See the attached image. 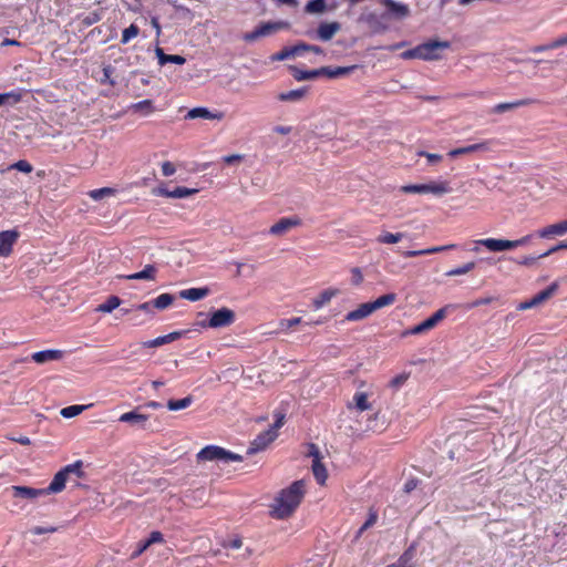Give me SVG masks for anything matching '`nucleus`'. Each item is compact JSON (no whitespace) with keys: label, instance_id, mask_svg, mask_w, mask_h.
I'll return each mask as SVG.
<instances>
[{"label":"nucleus","instance_id":"1","mask_svg":"<svg viewBox=\"0 0 567 567\" xmlns=\"http://www.w3.org/2000/svg\"><path fill=\"white\" fill-rule=\"evenodd\" d=\"M306 494V482L295 481L277 493L269 505V515L275 519H287L293 515Z\"/></svg>","mask_w":567,"mask_h":567},{"label":"nucleus","instance_id":"2","mask_svg":"<svg viewBox=\"0 0 567 567\" xmlns=\"http://www.w3.org/2000/svg\"><path fill=\"white\" fill-rule=\"evenodd\" d=\"M83 462L76 461L72 464L64 466L60 470L51 481L48 487L43 488L45 495L49 494H58L62 492L65 487L66 482H69L72 476L78 478H84L85 474L83 472Z\"/></svg>","mask_w":567,"mask_h":567},{"label":"nucleus","instance_id":"3","mask_svg":"<svg viewBox=\"0 0 567 567\" xmlns=\"http://www.w3.org/2000/svg\"><path fill=\"white\" fill-rule=\"evenodd\" d=\"M530 239V236H525L516 240L503 239V238H484L474 240L473 252L480 251V246H484L492 252H503L513 250L519 246L526 245Z\"/></svg>","mask_w":567,"mask_h":567},{"label":"nucleus","instance_id":"4","mask_svg":"<svg viewBox=\"0 0 567 567\" xmlns=\"http://www.w3.org/2000/svg\"><path fill=\"white\" fill-rule=\"evenodd\" d=\"M199 461H219L221 463L241 462L243 456L229 452L220 446L209 445L199 451L197 454Z\"/></svg>","mask_w":567,"mask_h":567},{"label":"nucleus","instance_id":"5","mask_svg":"<svg viewBox=\"0 0 567 567\" xmlns=\"http://www.w3.org/2000/svg\"><path fill=\"white\" fill-rule=\"evenodd\" d=\"M285 423V415L284 414H276V421L274 425L268 429L267 431L260 433L251 443L248 452L255 453L261 450H265L270 443H272L277 436H278V430L284 425Z\"/></svg>","mask_w":567,"mask_h":567},{"label":"nucleus","instance_id":"6","mask_svg":"<svg viewBox=\"0 0 567 567\" xmlns=\"http://www.w3.org/2000/svg\"><path fill=\"white\" fill-rule=\"evenodd\" d=\"M419 59L424 61H437L442 58L441 52L450 48L447 41H430L417 45Z\"/></svg>","mask_w":567,"mask_h":567},{"label":"nucleus","instance_id":"7","mask_svg":"<svg viewBox=\"0 0 567 567\" xmlns=\"http://www.w3.org/2000/svg\"><path fill=\"white\" fill-rule=\"evenodd\" d=\"M289 27L290 24L287 21L266 22L260 24L255 31L245 34L244 39L246 41H255L260 37L270 35L280 30L288 29Z\"/></svg>","mask_w":567,"mask_h":567},{"label":"nucleus","instance_id":"8","mask_svg":"<svg viewBox=\"0 0 567 567\" xmlns=\"http://www.w3.org/2000/svg\"><path fill=\"white\" fill-rule=\"evenodd\" d=\"M372 392L370 391H357L353 398L348 402L347 408L352 413H362L372 410L371 401Z\"/></svg>","mask_w":567,"mask_h":567},{"label":"nucleus","instance_id":"9","mask_svg":"<svg viewBox=\"0 0 567 567\" xmlns=\"http://www.w3.org/2000/svg\"><path fill=\"white\" fill-rule=\"evenodd\" d=\"M235 321V312L229 308H220L212 313L207 323L203 327L224 328L230 326Z\"/></svg>","mask_w":567,"mask_h":567},{"label":"nucleus","instance_id":"10","mask_svg":"<svg viewBox=\"0 0 567 567\" xmlns=\"http://www.w3.org/2000/svg\"><path fill=\"white\" fill-rule=\"evenodd\" d=\"M308 455L312 458V473L320 485H323L328 478V473L324 465L321 463V455L319 449L311 444L308 450Z\"/></svg>","mask_w":567,"mask_h":567},{"label":"nucleus","instance_id":"11","mask_svg":"<svg viewBox=\"0 0 567 567\" xmlns=\"http://www.w3.org/2000/svg\"><path fill=\"white\" fill-rule=\"evenodd\" d=\"M300 225L301 219L297 216L280 218L269 228V234L276 237H281Z\"/></svg>","mask_w":567,"mask_h":567},{"label":"nucleus","instance_id":"12","mask_svg":"<svg viewBox=\"0 0 567 567\" xmlns=\"http://www.w3.org/2000/svg\"><path fill=\"white\" fill-rule=\"evenodd\" d=\"M10 489L12 492L13 498L33 501L38 497L45 496L43 488L14 485L11 486Z\"/></svg>","mask_w":567,"mask_h":567},{"label":"nucleus","instance_id":"13","mask_svg":"<svg viewBox=\"0 0 567 567\" xmlns=\"http://www.w3.org/2000/svg\"><path fill=\"white\" fill-rule=\"evenodd\" d=\"M198 192L196 188H187L183 186H178L173 190H168L165 187H157L153 189V194L157 196H164L167 198H185L192 195H195Z\"/></svg>","mask_w":567,"mask_h":567},{"label":"nucleus","instance_id":"14","mask_svg":"<svg viewBox=\"0 0 567 567\" xmlns=\"http://www.w3.org/2000/svg\"><path fill=\"white\" fill-rule=\"evenodd\" d=\"M491 142L489 141H483L476 144H471L467 146L458 147L451 150L447 155L452 158L461 156V155H468L476 152H488L491 151Z\"/></svg>","mask_w":567,"mask_h":567},{"label":"nucleus","instance_id":"15","mask_svg":"<svg viewBox=\"0 0 567 567\" xmlns=\"http://www.w3.org/2000/svg\"><path fill=\"white\" fill-rule=\"evenodd\" d=\"M18 237L19 233L16 230L0 231V257H8L11 254Z\"/></svg>","mask_w":567,"mask_h":567},{"label":"nucleus","instance_id":"16","mask_svg":"<svg viewBox=\"0 0 567 567\" xmlns=\"http://www.w3.org/2000/svg\"><path fill=\"white\" fill-rule=\"evenodd\" d=\"M224 548L238 551L234 557L241 560L248 559L252 555V549L244 547L243 539L239 537L226 540L224 543Z\"/></svg>","mask_w":567,"mask_h":567},{"label":"nucleus","instance_id":"17","mask_svg":"<svg viewBox=\"0 0 567 567\" xmlns=\"http://www.w3.org/2000/svg\"><path fill=\"white\" fill-rule=\"evenodd\" d=\"M340 30L341 24L337 21L322 22L317 29V38L321 41H330Z\"/></svg>","mask_w":567,"mask_h":567},{"label":"nucleus","instance_id":"18","mask_svg":"<svg viewBox=\"0 0 567 567\" xmlns=\"http://www.w3.org/2000/svg\"><path fill=\"white\" fill-rule=\"evenodd\" d=\"M118 421L123 423H128L138 429H145L148 421V415L138 413L136 411H131L123 413L118 417Z\"/></svg>","mask_w":567,"mask_h":567},{"label":"nucleus","instance_id":"19","mask_svg":"<svg viewBox=\"0 0 567 567\" xmlns=\"http://www.w3.org/2000/svg\"><path fill=\"white\" fill-rule=\"evenodd\" d=\"M309 89L307 86L299 87L296 90H290L286 92H280L277 95V100L280 102L287 103H298L301 102L308 95Z\"/></svg>","mask_w":567,"mask_h":567},{"label":"nucleus","instance_id":"20","mask_svg":"<svg viewBox=\"0 0 567 567\" xmlns=\"http://www.w3.org/2000/svg\"><path fill=\"white\" fill-rule=\"evenodd\" d=\"M358 69V65H349V66H322L320 68L321 75H326L329 79H338L342 76H348L353 73Z\"/></svg>","mask_w":567,"mask_h":567},{"label":"nucleus","instance_id":"21","mask_svg":"<svg viewBox=\"0 0 567 567\" xmlns=\"http://www.w3.org/2000/svg\"><path fill=\"white\" fill-rule=\"evenodd\" d=\"M567 233V219L551 224L538 231L540 238H550L554 236H563Z\"/></svg>","mask_w":567,"mask_h":567},{"label":"nucleus","instance_id":"22","mask_svg":"<svg viewBox=\"0 0 567 567\" xmlns=\"http://www.w3.org/2000/svg\"><path fill=\"white\" fill-rule=\"evenodd\" d=\"M373 307L370 302L361 303L357 309L350 311L346 316L348 321H360L372 315Z\"/></svg>","mask_w":567,"mask_h":567},{"label":"nucleus","instance_id":"23","mask_svg":"<svg viewBox=\"0 0 567 567\" xmlns=\"http://www.w3.org/2000/svg\"><path fill=\"white\" fill-rule=\"evenodd\" d=\"M188 118H206V120H217L220 121L224 118V114L221 112H210L206 107H194L187 113Z\"/></svg>","mask_w":567,"mask_h":567},{"label":"nucleus","instance_id":"24","mask_svg":"<svg viewBox=\"0 0 567 567\" xmlns=\"http://www.w3.org/2000/svg\"><path fill=\"white\" fill-rule=\"evenodd\" d=\"M62 358L60 350H44L32 354V360L38 364H44L51 361H58Z\"/></svg>","mask_w":567,"mask_h":567},{"label":"nucleus","instance_id":"25","mask_svg":"<svg viewBox=\"0 0 567 567\" xmlns=\"http://www.w3.org/2000/svg\"><path fill=\"white\" fill-rule=\"evenodd\" d=\"M339 290L336 288H328L321 291L313 300L312 306L316 310L321 309L326 305H328L332 298L339 295Z\"/></svg>","mask_w":567,"mask_h":567},{"label":"nucleus","instance_id":"26","mask_svg":"<svg viewBox=\"0 0 567 567\" xmlns=\"http://www.w3.org/2000/svg\"><path fill=\"white\" fill-rule=\"evenodd\" d=\"M527 104H528L527 100H517L514 102L498 103L489 110V113L491 114H504V113L514 111L518 107L525 106Z\"/></svg>","mask_w":567,"mask_h":567},{"label":"nucleus","instance_id":"27","mask_svg":"<svg viewBox=\"0 0 567 567\" xmlns=\"http://www.w3.org/2000/svg\"><path fill=\"white\" fill-rule=\"evenodd\" d=\"M426 194H433L435 196H443L452 192L450 183L447 181H433L426 184Z\"/></svg>","mask_w":567,"mask_h":567},{"label":"nucleus","instance_id":"28","mask_svg":"<svg viewBox=\"0 0 567 567\" xmlns=\"http://www.w3.org/2000/svg\"><path fill=\"white\" fill-rule=\"evenodd\" d=\"M182 336V332L179 331H174V332H171L166 336H162V337H157L153 340H150V341H145L142 343L143 347L145 348H156V347H161L163 344H166V343H171L175 340H177L178 338H181Z\"/></svg>","mask_w":567,"mask_h":567},{"label":"nucleus","instance_id":"29","mask_svg":"<svg viewBox=\"0 0 567 567\" xmlns=\"http://www.w3.org/2000/svg\"><path fill=\"white\" fill-rule=\"evenodd\" d=\"M157 269L154 265H146L143 270L125 276L127 280H155Z\"/></svg>","mask_w":567,"mask_h":567},{"label":"nucleus","instance_id":"30","mask_svg":"<svg viewBox=\"0 0 567 567\" xmlns=\"http://www.w3.org/2000/svg\"><path fill=\"white\" fill-rule=\"evenodd\" d=\"M209 289L208 288H190L185 289L179 292V297L185 300L189 301H198L206 296H208Z\"/></svg>","mask_w":567,"mask_h":567},{"label":"nucleus","instance_id":"31","mask_svg":"<svg viewBox=\"0 0 567 567\" xmlns=\"http://www.w3.org/2000/svg\"><path fill=\"white\" fill-rule=\"evenodd\" d=\"M446 316V311L444 308L439 309L436 312H434L430 318L421 322V327L424 333L432 330L436 327V324L442 321Z\"/></svg>","mask_w":567,"mask_h":567},{"label":"nucleus","instance_id":"32","mask_svg":"<svg viewBox=\"0 0 567 567\" xmlns=\"http://www.w3.org/2000/svg\"><path fill=\"white\" fill-rule=\"evenodd\" d=\"M454 248H455L454 244H450V245H445V246H435V247H431V248H426V249L409 250V251L404 252V256L405 257H415V256L431 255V254L442 252V251H445L449 249H454Z\"/></svg>","mask_w":567,"mask_h":567},{"label":"nucleus","instance_id":"33","mask_svg":"<svg viewBox=\"0 0 567 567\" xmlns=\"http://www.w3.org/2000/svg\"><path fill=\"white\" fill-rule=\"evenodd\" d=\"M292 76L297 81H308V80H315L321 75L320 69L316 70H300L296 66L291 68Z\"/></svg>","mask_w":567,"mask_h":567},{"label":"nucleus","instance_id":"34","mask_svg":"<svg viewBox=\"0 0 567 567\" xmlns=\"http://www.w3.org/2000/svg\"><path fill=\"white\" fill-rule=\"evenodd\" d=\"M404 237L403 233H390L386 230L381 231L378 237L375 238L377 243L384 244V245H394L401 241V239Z\"/></svg>","mask_w":567,"mask_h":567},{"label":"nucleus","instance_id":"35","mask_svg":"<svg viewBox=\"0 0 567 567\" xmlns=\"http://www.w3.org/2000/svg\"><path fill=\"white\" fill-rule=\"evenodd\" d=\"M193 402H194V398L192 395H187V396H185L183 399H178V400L171 399L167 401V409L169 411L185 410L188 406H190Z\"/></svg>","mask_w":567,"mask_h":567},{"label":"nucleus","instance_id":"36","mask_svg":"<svg viewBox=\"0 0 567 567\" xmlns=\"http://www.w3.org/2000/svg\"><path fill=\"white\" fill-rule=\"evenodd\" d=\"M305 11L309 14H322L327 11V2L326 0L309 1L305 7Z\"/></svg>","mask_w":567,"mask_h":567},{"label":"nucleus","instance_id":"37","mask_svg":"<svg viewBox=\"0 0 567 567\" xmlns=\"http://www.w3.org/2000/svg\"><path fill=\"white\" fill-rule=\"evenodd\" d=\"M130 110L135 113H141L143 115H150L155 111V109L153 106V102L151 100H144V101L134 103L130 106Z\"/></svg>","mask_w":567,"mask_h":567},{"label":"nucleus","instance_id":"38","mask_svg":"<svg viewBox=\"0 0 567 567\" xmlns=\"http://www.w3.org/2000/svg\"><path fill=\"white\" fill-rule=\"evenodd\" d=\"M367 430L370 431H383L386 427V421L384 417H380L379 412L373 413V415L368 420Z\"/></svg>","mask_w":567,"mask_h":567},{"label":"nucleus","instance_id":"39","mask_svg":"<svg viewBox=\"0 0 567 567\" xmlns=\"http://www.w3.org/2000/svg\"><path fill=\"white\" fill-rule=\"evenodd\" d=\"M395 300H396L395 293H386V295L379 297L378 299H375L374 301H372L370 303L373 307V311H375L378 309L391 306L392 303H394Z\"/></svg>","mask_w":567,"mask_h":567},{"label":"nucleus","instance_id":"40","mask_svg":"<svg viewBox=\"0 0 567 567\" xmlns=\"http://www.w3.org/2000/svg\"><path fill=\"white\" fill-rule=\"evenodd\" d=\"M121 305V299L116 296H111L106 299L105 302L101 303L96 311L103 312V313H110L114 309H116Z\"/></svg>","mask_w":567,"mask_h":567},{"label":"nucleus","instance_id":"41","mask_svg":"<svg viewBox=\"0 0 567 567\" xmlns=\"http://www.w3.org/2000/svg\"><path fill=\"white\" fill-rule=\"evenodd\" d=\"M22 97V94L20 92H7V93H0V106L4 104L14 105L18 102H20Z\"/></svg>","mask_w":567,"mask_h":567},{"label":"nucleus","instance_id":"42","mask_svg":"<svg viewBox=\"0 0 567 567\" xmlns=\"http://www.w3.org/2000/svg\"><path fill=\"white\" fill-rule=\"evenodd\" d=\"M475 267H476V264L474 261H468L460 267L451 269L450 271L446 272V276L447 277H456V276L466 275V274L471 272L472 270H474Z\"/></svg>","mask_w":567,"mask_h":567},{"label":"nucleus","instance_id":"43","mask_svg":"<svg viewBox=\"0 0 567 567\" xmlns=\"http://www.w3.org/2000/svg\"><path fill=\"white\" fill-rule=\"evenodd\" d=\"M332 564V560L328 555H318L307 561L305 567H330Z\"/></svg>","mask_w":567,"mask_h":567},{"label":"nucleus","instance_id":"44","mask_svg":"<svg viewBox=\"0 0 567 567\" xmlns=\"http://www.w3.org/2000/svg\"><path fill=\"white\" fill-rule=\"evenodd\" d=\"M173 301L174 297L172 295L162 293L153 301V307L163 310L169 307L173 303Z\"/></svg>","mask_w":567,"mask_h":567},{"label":"nucleus","instance_id":"45","mask_svg":"<svg viewBox=\"0 0 567 567\" xmlns=\"http://www.w3.org/2000/svg\"><path fill=\"white\" fill-rule=\"evenodd\" d=\"M90 405H70V406L63 408L60 413L63 417L71 419V417H74V416L81 414Z\"/></svg>","mask_w":567,"mask_h":567},{"label":"nucleus","instance_id":"46","mask_svg":"<svg viewBox=\"0 0 567 567\" xmlns=\"http://www.w3.org/2000/svg\"><path fill=\"white\" fill-rule=\"evenodd\" d=\"M384 3L392 12L400 17H406L409 14V8L405 4L394 2L393 0H384Z\"/></svg>","mask_w":567,"mask_h":567},{"label":"nucleus","instance_id":"47","mask_svg":"<svg viewBox=\"0 0 567 567\" xmlns=\"http://www.w3.org/2000/svg\"><path fill=\"white\" fill-rule=\"evenodd\" d=\"M140 33V28L135 24H131L122 32L121 43L127 44L131 40L135 39Z\"/></svg>","mask_w":567,"mask_h":567},{"label":"nucleus","instance_id":"48","mask_svg":"<svg viewBox=\"0 0 567 567\" xmlns=\"http://www.w3.org/2000/svg\"><path fill=\"white\" fill-rule=\"evenodd\" d=\"M557 289H558V284L557 282H553L545 290H543V291L538 292L537 295H535L536 301H538L539 303H543L544 301L549 299L551 296H554V293L556 292Z\"/></svg>","mask_w":567,"mask_h":567},{"label":"nucleus","instance_id":"49","mask_svg":"<svg viewBox=\"0 0 567 567\" xmlns=\"http://www.w3.org/2000/svg\"><path fill=\"white\" fill-rule=\"evenodd\" d=\"M301 322V318H291V319H281L278 321V328L276 330L277 333L289 330L290 328L299 324Z\"/></svg>","mask_w":567,"mask_h":567},{"label":"nucleus","instance_id":"50","mask_svg":"<svg viewBox=\"0 0 567 567\" xmlns=\"http://www.w3.org/2000/svg\"><path fill=\"white\" fill-rule=\"evenodd\" d=\"M300 48L301 47H293V48H290V49H285L282 51H280L279 53H277L274 56V59L277 60V61H281V60H286L288 58L300 55Z\"/></svg>","mask_w":567,"mask_h":567},{"label":"nucleus","instance_id":"51","mask_svg":"<svg viewBox=\"0 0 567 567\" xmlns=\"http://www.w3.org/2000/svg\"><path fill=\"white\" fill-rule=\"evenodd\" d=\"M426 184L404 185L400 192L404 194H426Z\"/></svg>","mask_w":567,"mask_h":567},{"label":"nucleus","instance_id":"52","mask_svg":"<svg viewBox=\"0 0 567 567\" xmlns=\"http://www.w3.org/2000/svg\"><path fill=\"white\" fill-rule=\"evenodd\" d=\"M115 193L113 188L110 187H103L100 189H94L89 193V196L94 200H100L104 198L105 196H111Z\"/></svg>","mask_w":567,"mask_h":567},{"label":"nucleus","instance_id":"53","mask_svg":"<svg viewBox=\"0 0 567 567\" xmlns=\"http://www.w3.org/2000/svg\"><path fill=\"white\" fill-rule=\"evenodd\" d=\"M56 526L48 525V526H34L30 529V534L32 535H43V534H53L58 532Z\"/></svg>","mask_w":567,"mask_h":567},{"label":"nucleus","instance_id":"54","mask_svg":"<svg viewBox=\"0 0 567 567\" xmlns=\"http://www.w3.org/2000/svg\"><path fill=\"white\" fill-rule=\"evenodd\" d=\"M417 155L425 157L430 165H436V164L441 163V161L443 158L442 155H440V154L429 153L425 151H420L417 153Z\"/></svg>","mask_w":567,"mask_h":567},{"label":"nucleus","instance_id":"55","mask_svg":"<svg viewBox=\"0 0 567 567\" xmlns=\"http://www.w3.org/2000/svg\"><path fill=\"white\" fill-rule=\"evenodd\" d=\"M150 546L147 540L140 542L136 546V549L132 553L131 559H135L141 556Z\"/></svg>","mask_w":567,"mask_h":567},{"label":"nucleus","instance_id":"56","mask_svg":"<svg viewBox=\"0 0 567 567\" xmlns=\"http://www.w3.org/2000/svg\"><path fill=\"white\" fill-rule=\"evenodd\" d=\"M296 47H301L300 48V54L305 51H310V52H313L316 54H324L323 50L318 47V45H309V44H306V43H300V44H297Z\"/></svg>","mask_w":567,"mask_h":567},{"label":"nucleus","instance_id":"57","mask_svg":"<svg viewBox=\"0 0 567 567\" xmlns=\"http://www.w3.org/2000/svg\"><path fill=\"white\" fill-rule=\"evenodd\" d=\"M12 167L23 173H31L33 169L32 165L27 161H19L16 164H13Z\"/></svg>","mask_w":567,"mask_h":567},{"label":"nucleus","instance_id":"58","mask_svg":"<svg viewBox=\"0 0 567 567\" xmlns=\"http://www.w3.org/2000/svg\"><path fill=\"white\" fill-rule=\"evenodd\" d=\"M147 543L150 544V546L154 545V544H159V543H163L164 542V537H163V534L161 532H152L150 537L146 539Z\"/></svg>","mask_w":567,"mask_h":567},{"label":"nucleus","instance_id":"59","mask_svg":"<svg viewBox=\"0 0 567 567\" xmlns=\"http://www.w3.org/2000/svg\"><path fill=\"white\" fill-rule=\"evenodd\" d=\"M175 172H176V167H175V165L173 163L164 162L162 164V174L164 176H172V175L175 174Z\"/></svg>","mask_w":567,"mask_h":567},{"label":"nucleus","instance_id":"60","mask_svg":"<svg viewBox=\"0 0 567 567\" xmlns=\"http://www.w3.org/2000/svg\"><path fill=\"white\" fill-rule=\"evenodd\" d=\"M155 54L158 59V64L159 65H164L166 63H168V59H169V54H166L162 48L159 47H156L155 48Z\"/></svg>","mask_w":567,"mask_h":567},{"label":"nucleus","instance_id":"61","mask_svg":"<svg viewBox=\"0 0 567 567\" xmlns=\"http://www.w3.org/2000/svg\"><path fill=\"white\" fill-rule=\"evenodd\" d=\"M351 276L352 284L355 286H359L363 281V275L359 268H353L351 270Z\"/></svg>","mask_w":567,"mask_h":567},{"label":"nucleus","instance_id":"62","mask_svg":"<svg viewBox=\"0 0 567 567\" xmlns=\"http://www.w3.org/2000/svg\"><path fill=\"white\" fill-rule=\"evenodd\" d=\"M272 131L279 135H289L292 132V127L289 125H276Z\"/></svg>","mask_w":567,"mask_h":567},{"label":"nucleus","instance_id":"63","mask_svg":"<svg viewBox=\"0 0 567 567\" xmlns=\"http://www.w3.org/2000/svg\"><path fill=\"white\" fill-rule=\"evenodd\" d=\"M401 58L404 60L419 59V48L415 47L411 50L404 51L401 53Z\"/></svg>","mask_w":567,"mask_h":567},{"label":"nucleus","instance_id":"64","mask_svg":"<svg viewBox=\"0 0 567 567\" xmlns=\"http://www.w3.org/2000/svg\"><path fill=\"white\" fill-rule=\"evenodd\" d=\"M565 45H567V34L550 41L549 48L557 49V48L565 47Z\"/></svg>","mask_w":567,"mask_h":567}]
</instances>
